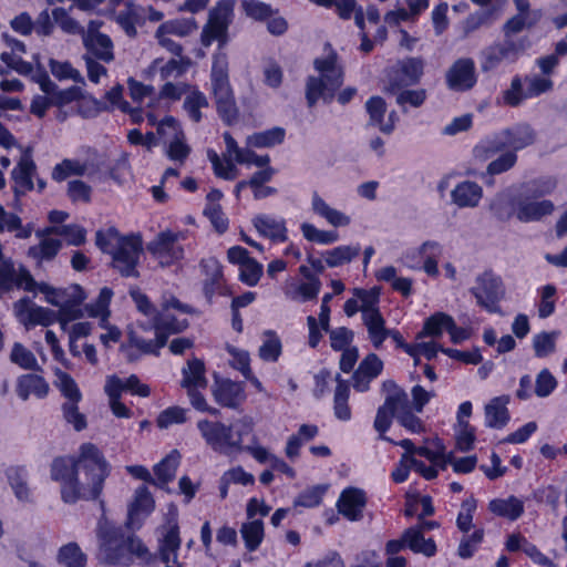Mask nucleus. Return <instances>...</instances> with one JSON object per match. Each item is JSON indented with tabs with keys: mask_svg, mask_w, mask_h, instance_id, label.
<instances>
[{
	"mask_svg": "<svg viewBox=\"0 0 567 567\" xmlns=\"http://www.w3.org/2000/svg\"><path fill=\"white\" fill-rule=\"evenodd\" d=\"M50 473L51 478L60 483L62 501L75 504L80 499H96L101 495L110 466L94 444L84 443L78 457L54 458Z\"/></svg>",
	"mask_w": 567,
	"mask_h": 567,
	"instance_id": "nucleus-1",
	"label": "nucleus"
},
{
	"mask_svg": "<svg viewBox=\"0 0 567 567\" xmlns=\"http://www.w3.org/2000/svg\"><path fill=\"white\" fill-rule=\"evenodd\" d=\"M557 188V179L544 176L523 183L518 188L517 220L524 224L540 221L556 209L553 200L545 197Z\"/></svg>",
	"mask_w": 567,
	"mask_h": 567,
	"instance_id": "nucleus-2",
	"label": "nucleus"
},
{
	"mask_svg": "<svg viewBox=\"0 0 567 567\" xmlns=\"http://www.w3.org/2000/svg\"><path fill=\"white\" fill-rule=\"evenodd\" d=\"M254 422L244 416L234 425H226L218 421L199 420L197 429L205 443L215 452L230 455L243 450L244 436L252 431Z\"/></svg>",
	"mask_w": 567,
	"mask_h": 567,
	"instance_id": "nucleus-3",
	"label": "nucleus"
},
{
	"mask_svg": "<svg viewBox=\"0 0 567 567\" xmlns=\"http://www.w3.org/2000/svg\"><path fill=\"white\" fill-rule=\"evenodd\" d=\"M318 76H309L306 84V99L308 106H313L318 100L330 102L336 91L343 83V70L338 64V55L331 51L324 58H317L313 61Z\"/></svg>",
	"mask_w": 567,
	"mask_h": 567,
	"instance_id": "nucleus-4",
	"label": "nucleus"
},
{
	"mask_svg": "<svg viewBox=\"0 0 567 567\" xmlns=\"http://www.w3.org/2000/svg\"><path fill=\"white\" fill-rule=\"evenodd\" d=\"M536 137V131L528 123H516L481 141L475 146L474 154L481 159H487L491 155L505 150L516 154V152L533 145Z\"/></svg>",
	"mask_w": 567,
	"mask_h": 567,
	"instance_id": "nucleus-5",
	"label": "nucleus"
},
{
	"mask_svg": "<svg viewBox=\"0 0 567 567\" xmlns=\"http://www.w3.org/2000/svg\"><path fill=\"white\" fill-rule=\"evenodd\" d=\"M227 66L226 54H216L213 61L210 80L218 114L225 123L231 124L237 120L238 109L229 85Z\"/></svg>",
	"mask_w": 567,
	"mask_h": 567,
	"instance_id": "nucleus-6",
	"label": "nucleus"
},
{
	"mask_svg": "<svg viewBox=\"0 0 567 567\" xmlns=\"http://www.w3.org/2000/svg\"><path fill=\"white\" fill-rule=\"evenodd\" d=\"M528 50L524 41H514L503 37L494 41L480 53V66L483 73L493 72L502 65L515 64Z\"/></svg>",
	"mask_w": 567,
	"mask_h": 567,
	"instance_id": "nucleus-7",
	"label": "nucleus"
},
{
	"mask_svg": "<svg viewBox=\"0 0 567 567\" xmlns=\"http://www.w3.org/2000/svg\"><path fill=\"white\" fill-rule=\"evenodd\" d=\"M470 291L475 297L477 306L491 313L499 311L498 303L505 296V287L502 278L492 270L477 275Z\"/></svg>",
	"mask_w": 567,
	"mask_h": 567,
	"instance_id": "nucleus-8",
	"label": "nucleus"
},
{
	"mask_svg": "<svg viewBox=\"0 0 567 567\" xmlns=\"http://www.w3.org/2000/svg\"><path fill=\"white\" fill-rule=\"evenodd\" d=\"M235 0H219L209 11L208 21L202 31V44L209 47L217 40L219 45L227 42L228 27L234 17Z\"/></svg>",
	"mask_w": 567,
	"mask_h": 567,
	"instance_id": "nucleus-9",
	"label": "nucleus"
},
{
	"mask_svg": "<svg viewBox=\"0 0 567 567\" xmlns=\"http://www.w3.org/2000/svg\"><path fill=\"white\" fill-rule=\"evenodd\" d=\"M143 251L140 235L121 236L112 251V265L123 277H138L137 265Z\"/></svg>",
	"mask_w": 567,
	"mask_h": 567,
	"instance_id": "nucleus-10",
	"label": "nucleus"
},
{
	"mask_svg": "<svg viewBox=\"0 0 567 567\" xmlns=\"http://www.w3.org/2000/svg\"><path fill=\"white\" fill-rule=\"evenodd\" d=\"M424 70V61L421 58L409 56L399 60L392 66L388 75L386 93H395L420 82Z\"/></svg>",
	"mask_w": 567,
	"mask_h": 567,
	"instance_id": "nucleus-11",
	"label": "nucleus"
},
{
	"mask_svg": "<svg viewBox=\"0 0 567 567\" xmlns=\"http://www.w3.org/2000/svg\"><path fill=\"white\" fill-rule=\"evenodd\" d=\"M185 239V234L172 233L169 230L161 231L147 244V250L155 257L161 265H171L184 257V249L179 245Z\"/></svg>",
	"mask_w": 567,
	"mask_h": 567,
	"instance_id": "nucleus-12",
	"label": "nucleus"
},
{
	"mask_svg": "<svg viewBox=\"0 0 567 567\" xmlns=\"http://www.w3.org/2000/svg\"><path fill=\"white\" fill-rule=\"evenodd\" d=\"M382 389L385 393V399L384 403L377 411L373 426L380 433L381 440L393 442L392 439L385 435V432L391 426L392 417L396 419V405L402 403V395H398L399 385L392 380L384 381Z\"/></svg>",
	"mask_w": 567,
	"mask_h": 567,
	"instance_id": "nucleus-13",
	"label": "nucleus"
},
{
	"mask_svg": "<svg viewBox=\"0 0 567 567\" xmlns=\"http://www.w3.org/2000/svg\"><path fill=\"white\" fill-rule=\"evenodd\" d=\"M112 296V290L104 287L101 289L96 300L93 303L85 306L87 315L93 318H100V326L107 329L106 333L100 336V340L105 347H109L110 342H117L121 338L120 329L115 326L109 324V306Z\"/></svg>",
	"mask_w": 567,
	"mask_h": 567,
	"instance_id": "nucleus-14",
	"label": "nucleus"
},
{
	"mask_svg": "<svg viewBox=\"0 0 567 567\" xmlns=\"http://www.w3.org/2000/svg\"><path fill=\"white\" fill-rule=\"evenodd\" d=\"M477 82L475 62L471 58H460L453 62L445 74L447 87L455 92L471 90Z\"/></svg>",
	"mask_w": 567,
	"mask_h": 567,
	"instance_id": "nucleus-15",
	"label": "nucleus"
},
{
	"mask_svg": "<svg viewBox=\"0 0 567 567\" xmlns=\"http://www.w3.org/2000/svg\"><path fill=\"white\" fill-rule=\"evenodd\" d=\"M367 502V494L363 489L350 486L340 493L336 507L338 514L349 522H359L363 518Z\"/></svg>",
	"mask_w": 567,
	"mask_h": 567,
	"instance_id": "nucleus-16",
	"label": "nucleus"
},
{
	"mask_svg": "<svg viewBox=\"0 0 567 567\" xmlns=\"http://www.w3.org/2000/svg\"><path fill=\"white\" fill-rule=\"evenodd\" d=\"M155 508L153 495L145 485L137 487L132 502L128 505L126 525L131 529H138L145 518Z\"/></svg>",
	"mask_w": 567,
	"mask_h": 567,
	"instance_id": "nucleus-17",
	"label": "nucleus"
},
{
	"mask_svg": "<svg viewBox=\"0 0 567 567\" xmlns=\"http://www.w3.org/2000/svg\"><path fill=\"white\" fill-rule=\"evenodd\" d=\"M310 209L334 228L348 227L352 221L348 214L332 207L317 190L311 193Z\"/></svg>",
	"mask_w": 567,
	"mask_h": 567,
	"instance_id": "nucleus-18",
	"label": "nucleus"
},
{
	"mask_svg": "<svg viewBox=\"0 0 567 567\" xmlns=\"http://www.w3.org/2000/svg\"><path fill=\"white\" fill-rule=\"evenodd\" d=\"M310 209L334 228L348 227L352 221L348 214L332 207L317 190L311 193Z\"/></svg>",
	"mask_w": 567,
	"mask_h": 567,
	"instance_id": "nucleus-19",
	"label": "nucleus"
},
{
	"mask_svg": "<svg viewBox=\"0 0 567 567\" xmlns=\"http://www.w3.org/2000/svg\"><path fill=\"white\" fill-rule=\"evenodd\" d=\"M18 316L25 326L28 324H41L48 327L58 321V315L55 311L37 306L29 299L24 298L17 305Z\"/></svg>",
	"mask_w": 567,
	"mask_h": 567,
	"instance_id": "nucleus-20",
	"label": "nucleus"
},
{
	"mask_svg": "<svg viewBox=\"0 0 567 567\" xmlns=\"http://www.w3.org/2000/svg\"><path fill=\"white\" fill-rule=\"evenodd\" d=\"M213 395L218 404L229 409H236L246 398L243 384L229 379L217 380L213 386Z\"/></svg>",
	"mask_w": 567,
	"mask_h": 567,
	"instance_id": "nucleus-21",
	"label": "nucleus"
},
{
	"mask_svg": "<svg viewBox=\"0 0 567 567\" xmlns=\"http://www.w3.org/2000/svg\"><path fill=\"white\" fill-rule=\"evenodd\" d=\"M37 171V165L32 158V148L25 147L22 150L20 159L17 166L12 169L11 175L16 184V189L22 193L32 190L33 176Z\"/></svg>",
	"mask_w": 567,
	"mask_h": 567,
	"instance_id": "nucleus-22",
	"label": "nucleus"
},
{
	"mask_svg": "<svg viewBox=\"0 0 567 567\" xmlns=\"http://www.w3.org/2000/svg\"><path fill=\"white\" fill-rule=\"evenodd\" d=\"M489 210L499 221H508L518 214V192L507 188L497 193L491 200Z\"/></svg>",
	"mask_w": 567,
	"mask_h": 567,
	"instance_id": "nucleus-23",
	"label": "nucleus"
},
{
	"mask_svg": "<svg viewBox=\"0 0 567 567\" xmlns=\"http://www.w3.org/2000/svg\"><path fill=\"white\" fill-rule=\"evenodd\" d=\"M252 224L259 235L274 241L284 243L288 239L286 221L281 217L259 214L254 217Z\"/></svg>",
	"mask_w": 567,
	"mask_h": 567,
	"instance_id": "nucleus-24",
	"label": "nucleus"
},
{
	"mask_svg": "<svg viewBox=\"0 0 567 567\" xmlns=\"http://www.w3.org/2000/svg\"><path fill=\"white\" fill-rule=\"evenodd\" d=\"M83 44L86 49V54L94 60H101L110 63L114 60L113 42L106 34H90L83 35Z\"/></svg>",
	"mask_w": 567,
	"mask_h": 567,
	"instance_id": "nucleus-25",
	"label": "nucleus"
},
{
	"mask_svg": "<svg viewBox=\"0 0 567 567\" xmlns=\"http://www.w3.org/2000/svg\"><path fill=\"white\" fill-rule=\"evenodd\" d=\"M483 196L482 187L472 181L458 183L451 192L452 202L460 208L476 207Z\"/></svg>",
	"mask_w": 567,
	"mask_h": 567,
	"instance_id": "nucleus-26",
	"label": "nucleus"
},
{
	"mask_svg": "<svg viewBox=\"0 0 567 567\" xmlns=\"http://www.w3.org/2000/svg\"><path fill=\"white\" fill-rule=\"evenodd\" d=\"M146 18V10L128 1L123 10L116 13L115 21L124 30L126 35L134 38L137 34L136 24L142 23Z\"/></svg>",
	"mask_w": 567,
	"mask_h": 567,
	"instance_id": "nucleus-27",
	"label": "nucleus"
},
{
	"mask_svg": "<svg viewBox=\"0 0 567 567\" xmlns=\"http://www.w3.org/2000/svg\"><path fill=\"white\" fill-rule=\"evenodd\" d=\"M508 396L502 395L492 399L485 405V425L492 429H502L509 421L507 404Z\"/></svg>",
	"mask_w": 567,
	"mask_h": 567,
	"instance_id": "nucleus-28",
	"label": "nucleus"
},
{
	"mask_svg": "<svg viewBox=\"0 0 567 567\" xmlns=\"http://www.w3.org/2000/svg\"><path fill=\"white\" fill-rule=\"evenodd\" d=\"M537 22L538 20L534 17L515 14L503 24V37L514 41H524L525 47L529 49L532 45L529 38L527 35H520L519 33L524 29L534 27Z\"/></svg>",
	"mask_w": 567,
	"mask_h": 567,
	"instance_id": "nucleus-29",
	"label": "nucleus"
},
{
	"mask_svg": "<svg viewBox=\"0 0 567 567\" xmlns=\"http://www.w3.org/2000/svg\"><path fill=\"white\" fill-rule=\"evenodd\" d=\"M16 391L23 401H27L31 394L42 399L48 395L49 384L38 374H23L18 378Z\"/></svg>",
	"mask_w": 567,
	"mask_h": 567,
	"instance_id": "nucleus-30",
	"label": "nucleus"
},
{
	"mask_svg": "<svg viewBox=\"0 0 567 567\" xmlns=\"http://www.w3.org/2000/svg\"><path fill=\"white\" fill-rule=\"evenodd\" d=\"M181 547V538L178 525L176 522L169 523V526L159 540V558L165 564H177L178 550Z\"/></svg>",
	"mask_w": 567,
	"mask_h": 567,
	"instance_id": "nucleus-31",
	"label": "nucleus"
},
{
	"mask_svg": "<svg viewBox=\"0 0 567 567\" xmlns=\"http://www.w3.org/2000/svg\"><path fill=\"white\" fill-rule=\"evenodd\" d=\"M181 455L177 451H172L166 457L154 466V485L167 489V484L176 476Z\"/></svg>",
	"mask_w": 567,
	"mask_h": 567,
	"instance_id": "nucleus-32",
	"label": "nucleus"
},
{
	"mask_svg": "<svg viewBox=\"0 0 567 567\" xmlns=\"http://www.w3.org/2000/svg\"><path fill=\"white\" fill-rule=\"evenodd\" d=\"M403 538L406 543V548L415 554H422L426 557H432L436 553V545L432 538H425L422 533V527H410L403 532Z\"/></svg>",
	"mask_w": 567,
	"mask_h": 567,
	"instance_id": "nucleus-33",
	"label": "nucleus"
},
{
	"mask_svg": "<svg viewBox=\"0 0 567 567\" xmlns=\"http://www.w3.org/2000/svg\"><path fill=\"white\" fill-rule=\"evenodd\" d=\"M182 374L181 385L186 390L205 389L207 386L208 382L205 377L204 362L197 358L187 361V364L182 370Z\"/></svg>",
	"mask_w": 567,
	"mask_h": 567,
	"instance_id": "nucleus-34",
	"label": "nucleus"
},
{
	"mask_svg": "<svg viewBox=\"0 0 567 567\" xmlns=\"http://www.w3.org/2000/svg\"><path fill=\"white\" fill-rule=\"evenodd\" d=\"M8 483L19 502H31L32 493L28 484V472L24 467L12 466L7 470Z\"/></svg>",
	"mask_w": 567,
	"mask_h": 567,
	"instance_id": "nucleus-35",
	"label": "nucleus"
},
{
	"mask_svg": "<svg viewBox=\"0 0 567 567\" xmlns=\"http://www.w3.org/2000/svg\"><path fill=\"white\" fill-rule=\"evenodd\" d=\"M488 509L497 516L516 520L524 513V502L513 495L507 498H495L488 503Z\"/></svg>",
	"mask_w": 567,
	"mask_h": 567,
	"instance_id": "nucleus-36",
	"label": "nucleus"
},
{
	"mask_svg": "<svg viewBox=\"0 0 567 567\" xmlns=\"http://www.w3.org/2000/svg\"><path fill=\"white\" fill-rule=\"evenodd\" d=\"M398 395H402V403L396 405V421L412 433H421L424 430L423 423L413 413L406 392L399 386Z\"/></svg>",
	"mask_w": 567,
	"mask_h": 567,
	"instance_id": "nucleus-37",
	"label": "nucleus"
},
{
	"mask_svg": "<svg viewBox=\"0 0 567 567\" xmlns=\"http://www.w3.org/2000/svg\"><path fill=\"white\" fill-rule=\"evenodd\" d=\"M363 324L368 331V338L375 349H380L386 340L389 329L385 327V320L380 311L370 312L362 318Z\"/></svg>",
	"mask_w": 567,
	"mask_h": 567,
	"instance_id": "nucleus-38",
	"label": "nucleus"
},
{
	"mask_svg": "<svg viewBox=\"0 0 567 567\" xmlns=\"http://www.w3.org/2000/svg\"><path fill=\"white\" fill-rule=\"evenodd\" d=\"M200 266L206 276L204 282V292L206 297L210 299L221 287V266L219 261L214 257L203 259Z\"/></svg>",
	"mask_w": 567,
	"mask_h": 567,
	"instance_id": "nucleus-39",
	"label": "nucleus"
},
{
	"mask_svg": "<svg viewBox=\"0 0 567 567\" xmlns=\"http://www.w3.org/2000/svg\"><path fill=\"white\" fill-rule=\"evenodd\" d=\"M37 235L42 237L39 245L32 246L28 250V255L39 261L51 260L59 252L62 244L60 239L49 237L47 229L38 231Z\"/></svg>",
	"mask_w": 567,
	"mask_h": 567,
	"instance_id": "nucleus-40",
	"label": "nucleus"
},
{
	"mask_svg": "<svg viewBox=\"0 0 567 567\" xmlns=\"http://www.w3.org/2000/svg\"><path fill=\"white\" fill-rule=\"evenodd\" d=\"M337 388L333 398L334 416L340 421H349L351 419V409L348 403L350 396V388L344 380L338 374L336 377Z\"/></svg>",
	"mask_w": 567,
	"mask_h": 567,
	"instance_id": "nucleus-41",
	"label": "nucleus"
},
{
	"mask_svg": "<svg viewBox=\"0 0 567 567\" xmlns=\"http://www.w3.org/2000/svg\"><path fill=\"white\" fill-rule=\"evenodd\" d=\"M361 247L357 245H342L327 250L323 254L326 264L331 267H339L352 261L360 255Z\"/></svg>",
	"mask_w": 567,
	"mask_h": 567,
	"instance_id": "nucleus-42",
	"label": "nucleus"
},
{
	"mask_svg": "<svg viewBox=\"0 0 567 567\" xmlns=\"http://www.w3.org/2000/svg\"><path fill=\"white\" fill-rule=\"evenodd\" d=\"M99 546H100V556L104 560V543L105 540H111L110 547L116 548L118 545L125 542L126 537L123 534L121 527H117L107 520L99 522V530H97Z\"/></svg>",
	"mask_w": 567,
	"mask_h": 567,
	"instance_id": "nucleus-43",
	"label": "nucleus"
},
{
	"mask_svg": "<svg viewBox=\"0 0 567 567\" xmlns=\"http://www.w3.org/2000/svg\"><path fill=\"white\" fill-rule=\"evenodd\" d=\"M187 327L185 319L181 320L175 318L167 310L157 313L153 320V328L159 336H166L171 333H177L183 331Z\"/></svg>",
	"mask_w": 567,
	"mask_h": 567,
	"instance_id": "nucleus-44",
	"label": "nucleus"
},
{
	"mask_svg": "<svg viewBox=\"0 0 567 567\" xmlns=\"http://www.w3.org/2000/svg\"><path fill=\"white\" fill-rule=\"evenodd\" d=\"M87 165L79 159L65 158L56 164L51 173L55 182H63L70 176H83L86 174Z\"/></svg>",
	"mask_w": 567,
	"mask_h": 567,
	"instance_id": "nucleus-45",
	"label": "nucleus"
},
{
	"mask_svg": "<svg viewBox=\"0 0 567 567\" xmlns=\"http://www.w3.org/2000/svg\"><path fill=\"white\" fill-rule=\"evenodd\" d=\"M58 561L65 567H85L86 555L76 543L72 542L59 549Z\"/></svg>",
	"mask_w": 567,
	"mask_h": 567,
	"instance_id": "nucleus-46",
	"label": "nucleus"
},
{
	"mask_svg": "<svg viewBox=\"0 0 567 567\" xmlns=\"http://www.w3.org/2000/svg\"><path fill=\"white\" fill-rule=\"evenodd\" d=\"M245 546L249 551H255L264 539V523L261 519H255L243 524L240 528Z\"/></svg>",
	"mask_w": 567,
	"mask_h": 567,
	"instance_id": "nucleus-47",
	"label": "nucleus"
},
{
	"mask_svg": "<svg viewBox=\"0 0 567 567\" xmlns=\"http://www.w3.org/2000/svg\"><path fill=\"white\" fill-rule=\"evenodd\" d=\"M452 322V317L444 312H436L424 322L423 329L417 334V339L424 337H439L446 330L449 324Z\"/></svg>",
	"mask_w": 567,
	"mask_h": 567,
	"instance_id": "nucleus-48",
	"label": "nucleus"
},
{
	"mask_svg": "<svg viewBox=\"0 0 567 567\" xmlns=\"http://www.w3.org/2000/svg\"><path fill=\"white\" fill-rule=\"evenodd\" d=\"M285 138V130L281 127H274L271 130L256 133L248 137L247 143L254 147H272L281 144Z\"/></svg>",
	"mask_w": 567,
	"mask_h": 567,
	"instance_id": "nucleus-49",
	"label": "nucleus"
},
{
	"mask_svg": "<svg viewBox=\"0 0 567 567\" xmlns=\"http://www.w3.org/2000/svg\"><path fill=\"white\" fill-rule=\"evenodd\" d=\"M208 106V100L199 90H192L185 97L183 107L187 112L189 118L198 123L202 120L200 109Z\"/></svg>",
	"mask_w": 567,
	"mask_h": 567,
	"instance_id": "nucleus-50",
	"label": "nucleus"
},
{
	"mask_svg": "<svg viewBox=\"0 0 567 567\" xmlns=\"http://www.w3.org/2000/svg\"><path fill=\"white\" fill-rule=\"evenodd\" d=\"M55 385L59 388L66 401L80 402L82 394L74 379L60 369L55 370Z\"/></svg>",
	"mask_w": 567,
	"mask_h": 567,
	"instance_id": "nucleus-51",
	"label": "nucleus"
},
{
	"mask_svg": "<svg viewBox=\"0 0 567 567\" xmlns=\"http://www.w3.org/2000/svg\"><path fill=\"white\" fill-rule=\"evenodd\" d=\"M157 134L164 145L185 136L179 123L173 116H166L157 124Z\"/></svg>",
	"mask_w": 567,
	"mask_h": 567,
	"instance_id": "nucleus-52",
	"label": "nucleus"
},
{
	"mask_svg": "<svg viewBox=\"0 0 567 567\" xmlns=\"http://www.w3.org/2000/svg\"><path fill=\"white\" fill-rule=\"evenodd\" d=\"M159 32H166L167 34H175L177 37H186L194 32L198 25L194 18H181L166 21L161 24Z\"/></svg>",
	"mask_w": 567,
	"mask_h": 567,
	"instance_id": "nucleus-53",
	"label": "nucleus"
},
{
	"mask_svg": "<svg viewBox=\"0 0 567 567\" xmlns=\"http://www.w3.org/2000/svg\"><path fill=\"white\" fill-rule=\"evenodd\" d=\"M395 96V102L402 107L403 112H406V105L412 107H420L426 100V91L424 89L416 90H403L399 89L395 93H391Z\"/></svg>",
	"mask_w": 567,
	"mask_h": 567,
	"instance_id": "nucleus-54",
	"label": "nucleus"
},
{
	"mask_svg": "<svg viewBox=\"0 0 567 567\" xmlns=\"http://www.w3.org/2000/svg\"><path fill=\"white\" fill-rule=\"evenodd\" d=\"M130 344L137 348L144 353L158 354V350L166 344V336H159L155 331L154 339H144L137 336L134 331L128 334Z\"/></svg>",
	"mask_w": 567,
	"mask_h": 567,
	"instance_id": "nucleus-55",
	"label": "nucleus"
},
{
	"mask_svg": "<svg viewBox=\"0 0 567 567\" xmlns=\"http://www.w3.org/2000/svg\"><path fill=\"white\" fill-rule=\"evenodd\" d=\"M10 361L25 370L39 369L35 355L19 342H16L12 347Z\"/></svg>",
	"mask_w": 567,
	"mask_h": 567,
	"instance_id": "nucleus-56",
	"label": "nucleus"
},
{
	"mask_svg": "<svg viewBox=\"0 0 567 567\" xmlns=\"http://www.w3.org/2000/svg\"><path fill=\"white\" fill-rule=\"evenodd\" d=\"M365 110L369 114L368 126L378 127L381 131L383 118L386 112V103L381 96H372L365 102Z\"/></svg>",
	"mask_w": 567,
	"mask_h": 567,
	"instance_id": "nucleus-57",
	"label": "nucleus"
},
{
	"mask_svg": "<svg viewBox=\"0 0 567 567\" xmlns=\"http://www.w3.org/2000/svg\"><path fill=\"white\" fill-rule=\"evenodd\" d=\"M353 293L359 300L362 318H364L367 313L380 311L378 307L380 290L378 288L370 290L354 289Z\"/></svg>",
	"mask_w": 567,
	"mask_h": 567,
	"instance_id": "nucleus-58",
	"label": "nucleus"
},
{
	"mask_svg": "<svg viewBox=\"0 0 567 567\" xmlns=\"http://www.w3.org/2000/svg\"><path fill=\"white\" fill-rule=\"evenodd\" d=\"M281 353V341L272 331L265 332V339L259 347V357L264 361L275 362Z\"/></svg>",
	"mask_w": 567,
	"mask_h": 567,
	"instance_id": "nucleus-59",
	"label": "nucleus"
},
{
	"mask_svg": "<svg viewBox=\"0 0 567 567\" xmlns=\"http://www.w3.org/2000/svg\"><path fill=\"white\" fill-rule=\"evenodd\" d=\"M241 8L247 17L257 21L267 20L274 13H277L271 6L259 0H243Z\"/></svg>",
	"mask_w": 567,
	"mask_h": 567,
	"instance_id": "nucleus-60",
	"label": "nucleus"
},
{
	"mask_svg": "<svg viewBox=\"0 0 567 567\" xmlns=\"http://www.w3.org/2000/svg\"><path fill=\"white\" fill-rule=\"evenodd\" d=\"M47 234L63 236L73 246H80L85 241V230L78 225L49 227L47 228Z\"/></svg>",
	"mask_w": 567,
	"mask_h": 567,
	"instance_id": "nucleus-61",
	"label": "nucleus"
},
{
	"mask_svg": "<svg viewBox=\"0 0 567 567\" xmlns=\"http://www.w3.org/2000/svg\"><path fill=\"white\" fill-rule=\"evenodd\" d=\"M558 333L553 332H542L533 338V347L535 350V354L538 358H545L555 351L556 339Z\"/></svg>",
	"mask_w": 567,
	"mask_h": 567,
	"instance_id": "nucleus-62",
	"label": "nucleus"
},
{
	"mask_svg": "<svg viewBox=\"0 0 567 567\" xmlns=\"http://www.w3.org/2000/svg\"><path fill=\"white\" fill-rule=\"evenodd\" d=\"M527 97V93L523 90L522 79L518 75L512 79L509 87L502 93L503 103L512 107L518 106Z\"/></svg>",
	"mask_w": 567,
	"mask_h": 567,
	"instance_id": "nucleus-63",
	"label": "nucleus"
},
{
	"mask_svg": "<svg viewBox=\"0 0 567 567\" xmlns=\"http://www.w3.org/2000/svg\"><path fill=\"white\" fill-rule=\"evenodd\" d=\"M79 402L65 401L62 405L63 419L78 432L86 427V417L79 411Z\"/></svg>",
	"mask_w": 567,
	"mask_h": 567,
	"instance_id": "nucleus-64",
	"label": "nucleus"
}]
</instances>
